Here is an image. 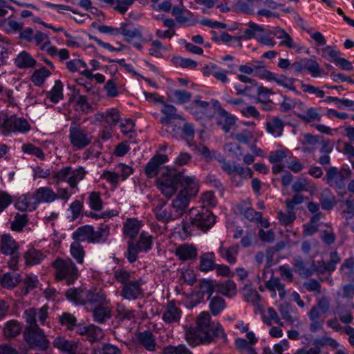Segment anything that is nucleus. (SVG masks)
Wrapping results in <instances>:
<instances>
[{"label": "nucleus", "mask_w": 354, "mask_h": 354, "mask_svg": "<svg viewBox=\"0 0 354 354\" xmlns=\"http://www.w3.org/2000/svg\"><path fill=\"white\" fill-rule=\"evenodd\" d=\"M319 202L322 209L326 210L332 209L337 204L335 197L333 195H328L326 191L322 194Z\"/></svg>", "instance_id": "62"}, {"label": "nucleus", "mask_w": 354, "mask_h": 354, "mask_svg": "<svg viewBox=\"0 0 354 354\" xmlns=\"http://www.w3.org/2000/svg\"><path fill=\"white\" fill-rule=\"evenodd\" d=\"M93 317L95 322L102 324L111 317V308L99 305L93 310Z\"/></svg>", "instance_id": "42"}, {"label": "nucleus", "mask_w": 354, "mask_h": 354, "mask_svg": "<svg viewBox=\"0 0 354 354\" xmlns=\"http://www.w3.org/2000/svg\"><path fill=\"white\" fill-rule=\"evenodd\" d=\"M53 345L58 349L70 354H73L77 348L76 343L69 342L61 337H58L55 339Z\"/></svg>", "instance_id": "48"}, {"label": "nucleus", "mask_w": 354, "mask_h": 354, "mask_svg": "<svg viewBox=\"0 0 354 354\" xmlns=\"http://www.w3.org/2000/svg\"><path fill=\"white\" fill-rule=\"evenodd\" d=\"M51 266L55 270V279L58 281L65 280L68 285L73 283L79 277L77 266L69 258L57 257Z\"/></svg>", "instance_id": "3"}, {"label": "nucleus", "mask_w": 354, "mask_h": 354, "mask_svg": "<svg viewBox=\"0 0 354 354\" xmlns=\"http://www.w3.org/2000/svg\"><path fill=\"white\" fill-rule=\"evenodd\" d=\"M73 99L77 106V110L85 113H88L92 110V106L88 102V97L86 95H80L79 90L74 91Z\"/></svg>", "instance_id": "47"}, {"label": "nucleus", "mask_w": 354, "mask_h": 354, "mask_svg": "<svg viewBox=\"0 0 354 354\" xmlns=\"http://www.w3.org/2000/svg\"><path fill=\"white\" fill-rule=\"evenodd\" d=\"M264 29L260 25H258L254 22L248 23V28L244 31L243 35L241 37H239L238 39H251L252 38H258L257 33L258 32H263Z\"/></svg>", "instance_id": "52"}, {"label": "nucleus", "mask_w": 354, "mask_h": 354, "mask_svg": "<svg viewBox=\"0 0 354 354\" xmlns=\"http://www.w3.org/2000/svg\"><path fill=\"white\" fill-rule=\"evenodd\" d=\"M298 117L307 122H311L313 121H319L321 120V116L316 109L315 108H309L304 113H299Z\"/></svg>", "instance_id": "61"}, {"label": "nucleus", "mask_w": 354, "mask_h": 354, "mask_svg": "<svg viewBox=\"0 0 354 354\" xmlns=\"http://www.w3.org/2000/svg\"><path fill=\"white\" fill-rule=\"evenodd\" d=\"M298 106L300 109H304L305 104L301 101H297L295 99L287 96L283 97V102L280 104V109L283 111H288L292 108Z\"/></svg>", "instance_id": "60"}, {"label": "nucleus", "mask_w": 354, "mask_h": 354, "mask_svg": "<svg viewBox=\"0 0 354 354\" xmlns=\"http://www.w3.org/2000/svg\"><path fill=\"white\" fill-rule=\"evenodd\" d=\"M25 319L28 324L27 326L38 327L37 320L44 324L48 317V307L44 306L41 308H29L25 311Z\"/></svg>", "instance_id": "12"}, {"label": "nucleus", "mask_w": 354, "mask_h": 354, "mask_svg": "<svg viewBox=\"0 0 354 354\" xmlns=\"http://www.w3.org/2000/svg\"><path fill=\"white\" fill-rule=\"evenodd\" d=\"M203 74L205 76H214L217 80L225 84L229 82L227 76V71L218 68L215 64L207 65L203 68Z\"/></svg>", "instance_id": "31"}, {"label": "nucleus", "mask_w": 354, "mask_h": 354, "mask_svg": "<svg viewBox=\"0 0 354 354\" xmlns=\"http://www.w3.org/2000/svg\"><path fill=\"white\" fill-rule=\"evenodd\" d=\"M261 76L263 77V80L269 82L274 81L278 85L286 89L297 92L295 86V79L293 77H288L283 74L278 75L271 71H264Z\"/></svg>", "instance_id": "9"}, {"label": "nucleus", "mask_w": 354, "mask_h": 354, "mask_svg": "<svg viewBox=\"0 0 354 354\" xmlns=\"http://www.w3.org/2000/svg\"><path fill=\"white\" fill-rule=\"evenodd\" d=\"M15 205L19 210H35L37 207L35 193L32 195L30 194L21 195L19 197Z\"/></svg>", "instance_id": "22"}, {"label": "nucleus", "mask_w": 354, "mask_h": 354, "mask_svg": "<svg viewBox=\"0 0 354 354\" xmlns=\"http://www.w3.org/2000/svg\"><path fill=\"white\" fill-rule=\"evenodd\" d=\"M69 140L73 147L83 149L91 144L93 136L77 122H73L69 128Z\"/></svg>", "instance_id": "4"}, {"label": "nucleus", "mask_w": 354, "mask_h": 354, "mask_svg": "<svg viewBox=\"0 0 354 354\" xmlns=\"http://www.w3.org/2000/svg\"><path fill=\"white\" fill-rule=\"evenodd\" d=\"M37 205L41 203H49L57 199V195L48 187H40L35 192Z\"/></svg>", "instance_id": "33"}, {"label": "nucleus", "mask_w": 354, "mask_h": 354, "mask_svg": "<svg viewBox=\"0 0 354 354\" xmlns=\"http://www.w3.org/2000/svg\"><path fill=\"white\" fill-rule=\"evenodd\" d=\"M219 162L221 164L222 169L228 175L235 174L244 176L245 177H251L253 175V171L251 168L243 167L239 164L234 163L232 165L230 162L226 161L225 159L223 158L219 160Z\"/></svg>", "instance_id": "15"}, {"label": "nucleus", "mask_w": 354, "mask_h": 354, "mask_svg": "<svg viewBox=\"0 0 354 354\" xmlns=\"http://www.w3.org/2000/svg\"><path fill=\"white\" fill-rule=\"evenodd\" d=\"M140 228V222L135 218H128L124 224L123 232L125 235L133 239L137 235Z\"/></svg>", "instance_id": "44"}, {"label": "nucleus", "mask_w": 354, "mask_h": 354, "mask_svg": "<svg viewBox=\"0 0 354 354\" xmlns=\"http://www.w3.org/2000/svg\"><path fill=\"white\" fill-rule=\"evenodd\" d=\"M27 215L26 214H17L14 221L11 223V229L14 231L20 232L27 223Z\"/></svg>", "instance_id": "63"}, {"label": "nucleus", "mask_w": 354, "mask_h": 354, "mask_svg": "<svg viewBox=\"0 0 354 354\" xmlns=\"http://www.w3.org/2000/svg\"><path fill=\"white\" fill-rule=\"evenodd\" d=\"M24 337L32 348L44 351L49 346V341L39 327L26 326L24 331Z\"/></svg>", "instance_id": "5"}, {"label": "nucleus", "mask_w": 354, "mask_h": 354, "mask_svg": "<svg viewBox=\"0 0 354 354\" xmlns=\"http://www.w3.org/2000/svg\"><path fill=\"white\" fill-rule=\"evenodd\" d=\"M191 223L201 230H208L215 223V216L208 209H203L194 217L190 218Z\"/></svg>", "instance_id": "7"}, {"label": "nucleus", "mask_w": 354, "mask_h": 354, "mask_svg": "<svg viewBox=\"0 0 354 354\" xmlns=\"http://www.w3.org/2000/svg\"><path fill=\"white\" fill-rule=\"evenodd\" d=\"M197 248L192 244L184 243L178 245L175 250V254L181 261L194 260L197 257Z\"/></svg>", "instance_id": "18"}, {"label": "nucleus", "mask_w": 354, "mask_h": 354, "mask_svg": "<svg viewBox=\"0 0 354 354\" xmlns=\"http://www.w3.org/2000/svg\"><path fill=\"white\" fill-rule=\"evenodd\" d=\"M168 161L166 155L159 154L153 156L147 163L145 167V173L147 176H157L161 165Z\"/></svg>", "instance_id": "23"}, {"label": "nucleus", "mask_w": 354, "mask_h": 354, "mask_svg": "<svg viewBox=\"0 0 354 354\" xmlns=\"http://www.w3.org/2000/svg\"><path fill=\"white\" fill-rule=\"evenodd\" d=\"M303 66L304 71H308L314 77L320 76L323 72L317 62L312 59L304 58Z\"/></svg>", "instance_id": "53"}, {"label": "nucleus", "mask_w": 354, "mask_h": 354, "mask_svg": "<svg viewBox=\"0 0 354 354\" xmlns=\"http://www.w3.org/2000/svg\"><path fill=\"white\" fill-rule=\"evenodd\" d=\"M120 34L126 41L130 43L134 39H142V34L140 28L134 26L131 23H122L120 28Z\"/></svg>", "instance_id": "19"}, {"label": "nucleus", "mask_w": 354, "mask_h": 354, "mask_svg": "<svg viewBox=\"0 0 354 354\" xmlns=\"http://www.w3.org/2000/svg\"><path fill=\"white\" fill-rule=\"evenodd\" d=\"M46 257V255L40 250L34 248L28 249L24 254L25 264L27 266H32L39 264Z\"/></svg>", "instance_id": "29"}, {"label": "nucleus", "mask_w": 354, "mask_h": 354, "mask_svg": "<svg viewBox=\"0 0 354 354\" xmlns=\"http://www.w3.org/2000/svg\"><path fill=\"white\" fill-rule=\"evenodd\" d=\"M70 252L78 263H83L85 252L83 246L80 243L77 241L73 242L71 245Z\"/></svg>", "instance_id": "58"}, {"label": "nucleus", "mask_w": 354, "mask_h": 354, "mask_svg": "<svg viewBox=\"0 0 354 354\" xmlns=\"http://www.w3.org/2000/svg\"><path fill=\"white\" fill-rule=\"evenodd\" d=\"M91 233H92V226L90 225H84L78 227L73 233V239L75 241L83 242L87 241L88 243H91Z\"/></svg>", "instance_id": "41"}, {"label": "nucleus", "mask_w": 354, "mask_h": 354, "mask_svg": "<svg viewBox=\"0 0 354 354\" xmlns=\"http://www.w3.org/2000/svg\"><path fill=\"white\" fill-rule=\"evenodd\" d=\"M235 122L236 118L233 115L224 109L219 111L216 123L225 133L230 132Z\"/></svg>", "instance_id": "27"}, {"label": "nucleus", "mask_w": 354, "mask_h": 354, "mask_svg": "<svg viewBox=\"0 0 354 354\" xmlns=\"http://www.w3.org/2000/svg\"><path fill=\"white\" fill-rule=\"evenodd\" d=\"M162 105L161 113L164 115L160 118V122L163 124L165 131H169L168 128L171 121L176 119L183 120V117L177 113V109L174 105L167 104L165 101Z\"/></svg>", "instance_id": "13"}, {"label": "nucleus", "mask_w": 354, "mask_h": 354, "mask_svg": "<svg viewBox=\"0 0 354 354\" xmlns=\"http://www.w3.org/2000/svg\"><path fill=\"white\" fill-rule=\"evenodd\" d=\"M155 212L156 218L164 223L176 220L181 216L179 213H176L174 211L172 205L171 207H166L164 203H160L156 206Z\"/></svg>", "instance_id": "16"}, {"label": "nucleus", "mask_w": 354, "mask_h": 354, "mask_svg": "<svg viewBox=\"0 0 354 354\" xmlns=\"http://www.w3.org/2000/svg\"><path fill=\"white\" fill-rule=\"evenodd\" d=\"M182 312L175 303L169 302L164 310L162 315V320L168 324L177 323L180 319Z\"/></svg>", "instance_id": "21"}, {"label": "nucleus", "mask_w": 354, "mask_h": 354, "mask_svg": "<svg viewBox=\"0 0 354 354\" xmlns=\"http://www.w3.org/2000/svg\"><path fill=\"white\" fill-rule=\"evenodd\" d=\"M247 339L243 338H237L234 341L236 348L241 354H257L253 346L258 342V338L253 332H248L246 334Z\"/></svg>", "instance_id": "11"}, {"label": "nucleus", "mask_w": 354, "mask_h": 354, "mask_svg": "<svg viewBox=\"0 0 354 354\" xmlns=\"http://www.w3.org/2000/svg\"><path fill=\"white\" fill-rule=\"evenodd\" d=\"M210 109V104L208 102L202 101L201 97L197 96L189 104L186 106V109L194 116L197 120H201L209 117L208 110Z\"/></svg>", "instance_id": "8"}, {"label": "nucleus", "mask_w": 354, "mask_h": 354, "mask_svg": "<svg viewBox=\"0 0 354 354\" xmlns=\"http://www.w3.org/2000/svg\"><path fill=\"white\" fill-rule=\"evenodd\" d=\"M211 316L208 312H202L196 319L197 328H189L185 332V339L190 346L206 344L221 338L226 343L227 338L221 325L218 323L211 327Z\"/></svg>", "instance_id": "1"}, {"label": "nucleus", "mask_w": 354, "mask_h": 354, "mask_svg": "<svg viewBox=\"0 0 354 354\" xmlns=\"http://www.w3.org/2000/svg\"><path fill=\"white\" fill-rule=\"evenodd\" d=\"M266 128L269 133L278 138L281 136L283 133L284 122L281 118L273 117L266 122Z\"/></svg>", "instance_id": "28"}, {"label": "nucleus", "mask_w": 354, "mask_h": 354, "mask_svg": "<svg viewBox=\"0 0 354 354\" xmlns=\"http://www.w3.org/2000/svg\"><path fill=\"white\" fill-rule=\"evenodd\" d=\"M118 173L106 171L101 177H118L119 173L122 177H128L133 174V169L125 164L120 163L116 167Z\"/></svg>", "instance_id": "54"}, {"label": "nucleus", "mask_w": 354, "mask_h": 354, "mask_svg": "<svg viewBox=\"0 0 354 354\" xmlns=\"http://www.w3.org/2000/svg\"><path fill=\"white\" fill-rule=\"evenodd\" d=\"M22 327L16 320H10L6 323L3 335L6 339L13 338L20 334Z\"/></svg>", "instance_id": "40"}, {"label": "nucleus", "mask_w": 354, "mask_h": 354, "mask_svg": "<svg viewBox=\"0 0 354 354\" xmlns=\"http://www.w3.org/2000/svg\"><path fill=\"white\" fill-rule=\"evenodd\" d=\"M208 299L209 310L213 315H218L226 307L225 301L220 296L208 297Z\"/></svg>", "instance_id": "45"}, {"label": "nucleus", "mask_w": 354, "mask_h": 354, "mask_svg": "<svg viewBox=\"0 0 354 354\" xmlns=\"http://www.w3.org/2000/svg\"><path fill=\"white\" fill-rule=\"evenodd\" d=\"M87 295V290L82 288H70L66 292V297L68 299L79 304H85V299Z\"/></svg>", "instance_id": "39"}, {"label": "nucleus", "mask_w": 354, "mask_h": 354, "mask_svg": "<svg viewBox=\"0 0 354 354\" xmlns=\"http://www.w3.org/2000/svg\"><path fill=\"white\" fill-rule=\"evenodd\" d=\"M305 168V165L296 157H293L292 154L289 155L288 160H286V169L297 174Z\"/></svg>", "instance_id": "59"}, {"label": "nucleus", "mask_w": 354, "mask_h": 354, "mask_svg": "<svg viewBox=\"0 0 354 354\" xmlns=\"http://www.w3.org/2000/svg\"><path fill=\"white\" fill-rule=\"evenodd\" d=\"M21 280L19 274L7 272L0 277V283L5 288L12 289L19 284Z\"/></svg>", "instance_id": "38"}, {"label": "nucleus", "mask_w": 354, "mask_h": 354, "mask_svg": "<svg viewBox=\"0 0 354 354\" xmlns=\"http://www.w3.org/2000/svg\"><path fill=\"white\" fill-rule=\"evenodd\" d=\"M30 124L26 119L12 115L10 118H8L7 123H6L5 131L7 133H26L30 130Z\"/></svg>", "instance_id": "14"}, {"label": "nucleus", "mask_w": 354, "mask_h": 354, "mask_svg": "<svg viewBox=\"0 0 354 354\" xmlns=\"http://www.w3.org/2000/svg\"><path fill=\"white\" fill-rule=\"evenodd\" d=\"M106 3L111 4L114 10L121 14H124L129 7L132 5L134 0H104Z\"/></svg>", "instance_id": "57"}, {"label": "nucleus", "mask_w": 354, "mask_h": 354, "mask_svg": "<svg viewBox=\"0 0 354 354\" xmlns=\"http://www.w3.org/2000/svg\"><path fill=\"white\" fill-rule=\"evenodd\" d=\"M138 340L140 343L148 351H153L155 350L156 341L153 334L146 330L141 333L138 336Z\"/></svg>", "instance_id": "50"}, {"label": "nucleus", "mask_w": 354, "mask_h": 354, "mask_svg": "<svg viewBox=\"0 0 354 354\" xmlns=\"http://www.w3.org/2000/svg\"><path fill=\"white\" fill-rule=\"evenodd\" d=\"M289 155H292V153L288 149H277L270 153L268 158L272 165V171L273 174L277 175L285 171V163H286Z\"/></svg>", "instance_id": "6"}, {"label": "nucleus", "mask_w": 354, "mask_h": 354, "mask_svg": "<svg viewBox=\"0 0 354 354\" xmlns=\"http://www.w3.org/2000/svg\"><path fill=\"white\" fill-rule=\"evenodd\" d=\"M141 292L139 281L133 280L124 285L121 291V295L125 299L131 300L136 299Z\"/></svg>", "instance_id": "25"}, {"label": "nucleus", "mask_w": 354, "mask_h": 354, "mask_svg": "<svg viewBox=\"0 0 354 354\" xmlns=\"http://www.w3.org/2000/svg\"><path fill=\"white\" fill-rule=\"evenodd\" d=\"M182 189L176 198L173 201V209L180 216L185 213L192 198L198 192V185L192 178H183Z\"/></svg>", "instance_id": "2"}, {"label": "nucleus", "mask_w": 354, "mask_h": 354, "mask_svg": "<svg viewBox=\"0 0 354 354\" xmlns=\"http://www.w3.org/2000/svg\"><path fill=\"white\" fill-rule=\"evenodd\" d=\"M323 50L327 53L333 62L342 70L351 71L353 69V64L350 61L339 57L340 53L339 51L333 49L330 46H326Z\"/></svg>", "instance_id": "17"}, {"label": "nucleus", "mask_w": 354, "mask_h": 354, "mask_svg": "<svg viewBox=\"0 0 354 354\" xmlns=\"http://www.w3.org/2000/svg\"><path fill=\"white\" fill-rule=\"evenodd\" d=\"M19 243L10 235L3 234L1 238L0 251L5 255L19 253Z\"/></svg>", "instance_id": "20"}, {"label": "nucleus", "mask_w": 354, "mask_h": 354, "mask_svg": "<svg viewBox=\"0 0 354 354\" xmlns=\"http://www.w3.org/2000/svg\"><path fill=\"white\" fill-rule=\"evenodd\" d=\"M199 270L202 272H209L214 270L216 266L215 255L213 252H204L199 257Z\"/></svg>", "instance_id": "32"}, {"label": "nucleus", "mask_w": 354, "mask_h": 354, "mask_svg": "<svg viewBox=\"0 0 354 354\" xmlns=\"http://www.w3.org/2000/svg\"><path fill=\"white\" fill-rule=\"evenodd\" d=\"M265 287L272 292V297L276 296V290L278 291L279 296L281 299H283L286 296V290L285 284L276 277H272L265 284Z\"/></svg>", "instance_id": "26"}, {"label": "nucleus", "mask_w": 354, "mask_h": 354, "mask_svg": "<svg viewBox=\"0 0 354 354\" xmlns=\"http://www.w3.org/2000/svg\"><path fill=\"white\" fill-rule=\"evenodd\" d=\"M232 10L248 15L254 13L252 0H235L232 6Z\"/></svg>", "instance_id": "46"}, {"label": "nucleus", "mask_w": 354, "mask_h": 354, "mask_svg": "<svg viewBox=\"0 0 354 354\" xmlns=\"http://www.w3.org/2000/svg\"><path fill=\"white\" fill-rule=\"evenodd\" d=\"M163 354H192V353L183 344L177 346H167L164 348Z\"/></svg>", "instance_id": "64"}, {"label": "nucleus", "mask_w": 354, "mask_h": 354, "mask_svg": "<svg viewBox=\"0 0 354 354\" xmlns=\"http://www.w3.org/2000/svg\"><path fill=\"white\" fill-rule=\"evenodd\" d=\"M15 63L19 68H28L34 67L36 60L26 51H22L15 58Z\"/></svg>", "instance_id": "37"}, {"label": "nucleus", "mask_w": 354, "mask_h": 354, "mask_svg": "<svg viewBox=\"0 0 354 354\" xmlns=\"http://www.w3.org/2000/svg\"><path fill=\"white\" fill-rule=\"evenodd\" d=\"M183 178H157L156 185L161 192L171 197L179 187H182Z\"/></svg>", "instance_id": "10"}, {"label": "nucleus", "mask_w": 354, "mask_h": 354, "mask_svg": "<svg viewBox=\"0 0 354 354\" xmlns=\"http://www.w3.org/2000/svg\"><path fill=\"white\" fill-rule=\"evenodd\" d=\"M343 276L347 277V280L354 282V257H351L345 259L339 268Z\"/></svg>", "instance_id": "49"}, {"label": "nucleus", "mask_w": 354, "mask_h": 354, "mask_svg": "<svg viewBox=\"0 0 354 354\" xmlns=\"http://www.w3.org/2000/svg\"><path fill=\"white\" fill-rule=\"evenodd\" d=\"M293 266L296 272L301 278H308L313 274V270L308 268L304 261L300 257L294 259Z\"/></svg>", "instance_id": "43"}, {"label": "nucleus", "mask_w": 354, "mask_h": 354, "mask_svg": "<svg viewBox=\"0 0 354 354\" xmlns=\"http://www.w3.org/2000/svg\"><path fill=\"white\" fill-rule=\"evenodd\" d=\"M268 33L277 36L278 39H281V45H284L288 48H293L297 47V45L293 42V40L290 35L282 28L276 27L273 30L270 31Z\"/></svg>", "instance_id": "36"}, {"label": "nucleus", "mask_w": 354, "mask_h": 354, "mask_svg": "<svg viewBox=\"0 0 354 354\" xmlns=\"http://www.w3.org/2000/svg\"><path fill=\"white\" fill-rule=\"evenodd\" d=\"M218 293L227 297L232 298L237 294L236 285L234 281L227 279L216 284Z\"/></svg>", "instance_id": "24"}, {"label": "nucleus", "mask_w": 354, "mask_h": 354, "mask_svg": "<svg viewBox=\"0 0 354 354\" xmlns=\"http://www.w3.org/2000/svg\"><path fill=\"white\" fill-rule=\"evenodd\" d=\"M198 291L197 292V297L200 299H203L205 295H208V297H212L216 284L214 281L209 279H204L199 281Z\"/></svg>", "instance_id": "34"}, {"label": "nucleus", "mask_w": 354, "mask_h": 354, "mask_svg": "<svg viewBox=\"0 0 354 354\" xmlns=\"http://www.w3.org/2000/svg\"><path fill=\"white\" fill-rule=\"evenodd\" d=\"M51 72L46 69L45 67H42L38 70H36L31 76L32 82L37 86H41L45 82L46 79L49 77Z\"/></svg>", "instance_id": "55"}, {"label": "nucleus", "mask_w": 354, "mask_h": 354, "mask_svg": "<svg viewBox=\"0 0 354 354\" xmlns=\"http://www.w3.org/2000/svg\"><path fill=\"white\" fill-rule=\"evenodd\" d=\"M109 234L110 228L107 225L101 224L97 230L92 227L91 241V243H104L107 240Z\"/></svg>", "instance_id": "35"}, {"label": "nucleus", "mask_w": 354, "mask_h": 354, "mask_svg": "<svg viewBox=\"0 0 354 354\" xmlns=\"http://www.w3.org/2000/svg\"><path fill=\"white\" fill-rule=\"evenodd\" d=\"M86 174V171L82 167L75 169H72L71 167H66L61 169L53 177H66L68 176L70 177H84Z\"/></svg>", "instance_id": "56"}, {"label": "nucleus", "mask_w": 354, "mask_h": 354, "mask_svg": "<svg viewBox=\"0 0 354 354\" xmlns=\"http://www.w3.org/2000/svg\"><path fill=\"white\" fill-rule=\"evenodd\" d=\"M47 97L53 103H57L63 99V84L60 80H56L53 88L47 93Z\"/></svg>", "instance_id": "51"}, {"label": "nucleus", "mask_w": 354, "mask_h": 354, "mask_svg": "<svg viewBox=\"0 0 354 354\" xmlns=\"http://www.w3.org/2000/svg\"><path fill=\"white\" fill-rule=\"evenodd\" d=\"M239 251V245L236 244L230 247H224L221 243L218 252L222 258L225 259L230 264H234L236 262V256Z\"/></svg>", "instance_id": "30"}]
</instances>
